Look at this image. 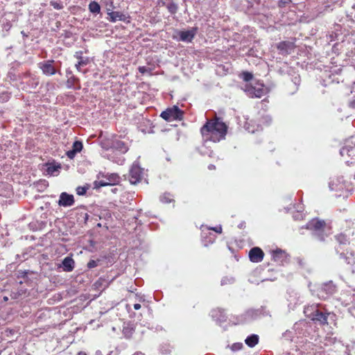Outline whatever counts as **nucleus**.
<instances>
[{"mask_svg": "<svg viewBox=\"0 0 355 355\" xmlns=\"http://www.w3.org/2000/svg\"><path fill=\"white\" fill-rule=\"evenodd\" d=\"M227 126L217 116L211 119H207L200 128V133L203 139L215 143L224 139L227 135Z\"/></svg>", "mask_w": 355, "mask_h": 355, "instance_id": "f257e3e1", "label": "nucleus"}, {"mask_svg": "<svg viewBox=\"0 0 355 355\" xmlns=\"http://www.w3.org/2000/svg\"><path fill=\"white\" fill-rule=\"evenodd\" d=\"M335 239L338 243V245L335 247V250L337 254L340 255V258L343 259L347 264H354V259L353 254L350 252L349 255H347L348 252L347 250L349 241L347 235L341 233L335 236Z\"/></svg>", "mask_w": 355, "mask_h": 355, "instance_id": "f03ea898", "label": "nucleus"}, {"mask_svg": "<svg viewBox=\"0 0 355 355\" xmlns=\"http://www.w3.org/2000/svg\"><path fill=\"white\" fill-rule=\"evenodd\" d=\"M310 290L313 295L320 300H327L336 293L337 286L332 281H329L322 284H315Z\"/></svg>", "mask_w": 355, "mask_h": 355, "instance_id": "7ed1b4c3", "label": "nucleus"}, {"mask_svg": "<svg viewBox=\"0 0 355 355\" xmlns=\"http://www.w3.org/2000/svg\"><path fill=\"white\" fill-rule=\"evenodd\" d=\"M269 312L266 311L265 306H261L259 309H248L245 313L237 317L236 324H243L251 322L261 318V317L267 316Z\"/></svg>", "mask_w": 355, "mask_h": 355, "instance_id": "20e7f679", "label": "nucleus"}, {"mask_svg": "<svg viewBox=\"0 0 355 355\" xmlns=\"http://www.w3.org/2000/svg\"><path fill=\"white\" fill-rule=\"evenodd\" d=\"M325 225L324 220L313 218L306 224V228L311 231V234L315 239L324 241L325 237L327 236V234L324 232Z\"/></svg>", "mask_w": 355, "mask_h": 355, "instance_id": "39448f33", "label": "nucleus"}, {"mask_svg": "<svg viewBox=\"0 0 355 355\" xmlns=\"http://www.w3.org/2000/svg\"><path fill=\"white\" fill-rule=\"evenodd\" d=\"M304 312L315 322H318L320 324L327 323L328 314L322 312L316 306H312L311 308H307Z\"/></svg>", "mask_w": 355, "mask_h": 355, "instance_id": "423d86ee", "label": "nucleus"}, {"mask_svg": "<svg viewBox=\"0 0 355 355\" xmlns=\"http://www.w3.org/2000/svg\"><path fill=\"white\" fill-rule=\"evenodd\" d=\"M184 112L177 105H173L163 111L160 116L166 121H180L182 119Z\"/></svg>", "mask_w": 355, "mask_h": 355, "instance_id": "0eeeda50", "label": "nucleus"}, {"mask_svg": "<svg viewBox=\"0 0 355 355\" xmlns=\"http://www.w3.org/2000/svg\"><path fill=\"white\" fill-rule=\"evenodd\" d=\"M198 30V27H192L191 29L187 31H178V36L173 37V38L180 42L186 43L191 42L196 35Z\"/></svg>", "mask_w": 355, "mask_h": 355, "instance_id": "6e6552de", "label": "nucleus"}, {"mask_svg": "<svg viewBox=\"0 0 355 355\" xmlns=\"http://www.w3.org/2000/svg\"><path fill=\"white\" fill-rule=\"evenodd\" d=\"M143 175V168H141L138 162H135L129 171V180L132 184H136L139 182Z\"/></svg>", "mask_w": 355, "mask_h": 355, "instance_id": "1a4fd4ad", "label": "nucleus"}, {"mask_svg": "<svg viewBox=\"0 0 355 355\" xmlns=\"http://www.w3.org/2000/svg\"><path fill=\"white\" fill-rule=\"evenodd\" d=\"M55 61L53 60H48L41 62L38 64L39 68L42 70L43 74L50 76L55 73L62 75L60 70H56L55 67L53 66Z\"/></svg>", "mask_w": 355, "mask_h": 355, "instance_id": "9d476101", "label": "nucleus"}, {"mask_svg": "<svg viewBox=\"0 0 355 355\" xmlns=\"http://www.w3.org/2000/svg\"><path fill=\"white\" fill-rule=\"evenodd\" d=\"M243 91L250 98H261L265 94L263 86L260 85L252 86L250 84L246 83L244 85Z\"/></svg>", "mask_w": 355, "mask_h": 355, "instance_id": "9b49d317", "label": "nucleus"}, {"mask_svg": "<svg viewBox=\"0 0 355 355\" xmlns=\"http://www.w3.org/2000/svg\"><path fill=\"white\" fill-rule=\"evenodd\" d=\"M107 19L112 23L117 21H123L126 24L130 23L131 17L128 14H124L119 11H111V8H107Z\"/></svg>", "mask_w": 355, "mask_h": 355, "instance_id": "f8f14e48", "label": "nucleus"}, {"mask_svg": "<svg viewBox=\"0 0 355 355\" xmlns=\"http://www.w3.org/2000/svg\"><path fill=\"white\" fill-rule=\"evenodd\" d=\"M340 154L343 157L345 155L355 157V137L352 136L346 140L345 146L340 150Z\"/></svg>", "mask_w": 355, "mask_h": 355, "instance_id": "ddd939ff", "label": "nucleus"}, {"mask_svg": "<svg viewBox=\"0 0 355 355\" xmlns=\"http://www.w3.org/2000/svg\"><path fill=\"white\" fill-rule=\"evenodd\" d=\"M103 157L119 165H122L125 162V158L123 155H121L115 150H113L109 148H106Z\"/></svg>", "mask_w": 355, "mask_h": 355, "instance_id": "4468645a", "label": "nucleus"}, {"mask_svg": "<svg viewBox=\"0 0 355 355\" xmlns=\"http://www.w3.org/2000/svg\"><path fill=\"white\" fill-rule=\"evenodd\" d=\"M109 148L119 152L121 155H124L129 150L128 144L121 141V139L116 138L112 140Z\"/></svg>", "mask_w": 355, "mask_h": 355, "instance_id": "2eb2a0df", "label": "nucleus"}, {"mask_svg": "<svg viewBox=\"0 0 355 355\" xmlns=\"http://www.w3.org/2000/svg\"><path fill=\"white\" fill-rule=\"evenodd\" d=\"M74 202L75 200L73 196L67 192H62L58 201V205L63 207H71L73 205Z\"/></svg>", "mask_w": 355, "mask_h": 355, "instance_id": "dca6fc26", "label": "nucleus"}, {"mask_svg": "<svg viewBox=\"0 0 355 355\" xmlns=\"http://www.w3.org/2000/svg\"><path fill=\"white\" fill-rule=\"evenodd\" d=\"M264 253L259 247H254L249 252L250 260L253 263L261 262L263 259Z\"/></svg>", "mask_w": 355, "mask_h": 355, "instance_id": "f3484780", "label": "nucleus"}, {"mask_svg": "<svg viewBox=\"0 0 355 355\" xmlns=\"http://www.w3.org/2000/svg\"><path fill=\"white\" fill-rule=\"evenodd\" d=\"M210 315L212 319L219 324L227 320V315L224 310L221 309H216L211 310Z\"/></svg>", "mask_w": 355, "mask_h": 355, "instance_id": "a211bd4d", "label": "nucleus"}, {"mask_svg": "<svg viewBox=\"0 0 355 355\" xmlns=\"http://www.w3.org/2000/svg\"><path fill=\"white\" fill-rule=\"evenodd\" d=\"M294 44L288 41H283L277 44V49L282 55H288L294 49Z\"/></svg>", "mask_w": 355, "mask_h": 355, "instance_id": "6ab92c4d", "label": "nucleus"}, {"mask_svg": "<svg viewBox=\"0 0 355 355\" xmlns=\"http://www.w3.org/2000/svg\"><path fill=\"white\" fill-rule=\"evenodd\" d=\"M248 8L251 13L259 14L262 10L263 3L261 0H248Z\"/></svg>", "mask_w": 355, "mask_h": 355, "instance_id": "aec40b11", "label": "nucleus"}, {"mask_svg": "<svg viewBox=\"0 0 355 355\" xmlns=\"http://www.w3.org/2000/svg\"><path fill=\"white\" fill-rule=\"evenodd\" d=\"M66 87L67 89L79 90L81 88L80 79L74 75H71L67 78L66 81Z\"/></svg>", "mask_w": 355, "mask_h": 355, "instance_id": "412c9836", "label": "nucleus"}, {"mask_svg": "<svg viewBox=\"0 0 355 355\" xmlns=\"http://www.w3.org/2000/svg\"><path fill=\"white\" fill-rule=\"evenodd\" d=\"M272 259L279 264H284L287 261V254L281 249H277L272 252Z\"/></svg>", "mask_w": 355, "mask_h": 355, "instance_id": "4be33fe9", "label": "nucleus"}, {"mask_svg": "<svg viewBox=\"0 0 355 355\" xmlns=\"http://www.w3.org/2000/svg\"><path fill=\"white\" fill-rule=\"evenodd\" d=\"M83 51H77L76 52L74 57L77 58L79 61L77 64H76L75 67L78 71H81V66H86L89 63V58L88 57H83Z\"/></svg>", "mask_w": 355, "mask_h": 355, "instance_id": "5701e85b", "label": "nucleus"}, {"mask_svg": "<svg viewBox=\"0 0 355 355\" xmlns=\"http://www.w3.org/2000/svg\"><path fill=\"white\" fill-rule=\"evenodd\" d=\"M75 266V262L71 257H66L62 261L60 268H62L64 272H71L73 270Z\"/></svg>", "mask_w": 355, "mask_h": 355, "instance_id": "b1692460", "label": "nucleus"}, {"mask_svg": "<svg viewBox=\"0 0 355 355\" xmlns=\"http://www.w3.org/2000/svg\"><path fill=\"white\" fill-rule=\"evenodd\" d=\"M102 177L106 179L107 185H114L120 182V177L117 173H103Z\"/></svg>", "mask_w": 355, "mask_h": 355, "instance_id": "393cba45", "label": "nucleus"}, {"mask_svg": "<svg viewBox=\"0 0 355 355\" xmlns=\"http://www.w3.org/2000/svg\"><path fill=\"white\" fill-rule=\"evenodd\" d=\"M161 3L162 6L166 7L168 11L171 15H175L178 10V5L173 0H166V1H162Z\"/></svg>", "mask_w": 355, "mask_h": 355, "instance_id": "a878e982", "label": "nucleus"}, {"mask_svg": "<svg viewBox=\"0 0 355 355\" xmlns=\"http://www.w3.org/2000/svg\"><path fill=\"white\" fill-rule=\"evenodd\" d=\"M216 239V236L210 232L205 233L202 230V241L204 246L207 247L209 244H211L214 242Z\"/></svg>", "mask_w": 355, "mask_h": 355, "instance_id": "bb28decb", "label": "nucleus"}, {"mask_svg": "<svg viewBox=\"0 0 355 355\" xmlns=\"http://www.w3.org/2000/svg\"><path fill=\"white\" fill-rule=\"evenodd\" d=\"M46 169L45 171L48 175H55V173H57L59 171V169L61 168L60 164H55V163H46L45 164Z\"/></svg>", "mask_w": 355, "mask_h": 355, "instance_id": "cd10ccee", "label": "nucleus"}, {"mask_svg": "<svg viewBox=\"0 0 355 355\" xmlns=\"http://www.w3.org/2000/svg\"><path fill=\"white\" fill-rule=\"evenodd\" d=\"M259 337L257 334H251L248 336L245 340V344L250 347H254L259 343Z\"/></svg>", "mask_w": 355, "mask_h": 355, "instance_id": "c85d7f7f", "label": "nucleus"}, {"mask_svg": "<svg viewBox=\"0 0 355 355\" xmlns=\"http://www.w3.org/2000/svg\"><path fill=\"white\" fill-rule=\"evenodd\" d=\"M108 282L103 277H100L94 284V286L98 290H104L108 286Z\"/></svg>", "mask_w": 355, "mask_h": 355, "instance_id": "c756f323", "label": "nucleus"}, {"mask_svg": "<svg viewBox=\"0 0 355 355\" xmlns=\"http://www.w3.org/2000/svg\"><path fill=\"white\" fill-rule=\"evenodd\" d=\"M89 10L93 14H98L101 12L99 3L95 1H91L89 4Z\"/></svg>", "mask_w": 355, "mask_h": 355, "instance_id": "7c9ffc66", "label": "nucleus"}, {"mask_svg": "<svg viewBox=\"0 0 355 355\" xmlns=\"http://www.w3.org/2000/svg\"><path fill=\"white\" fill-rule=\"evenodd\" d=\"M329 187L331 191H340L343 189V185L340 184L338 179L336 181L331 180L329 184Z\"/></svg>", "mask_w": 355, "mask_h": 355, "instance_id": "2f4dec72", "label": "nucleus"}, {"mask_svg": "<svg viewBox=\"0 0 355 355\" xmlns=\"http://www.w3.org/2000/svg\"><path fill=\"white\" fill-rule=\"evenodd\" d=\"M135 329L132 324H128L124 327L123 329V334L124 336L127 338H130L133 334Z\"/></svg>", "mask_w": 355, "mask_h": 355, "instance_id": "473e14b6", "label": "nucleus"}, {"mask_svg": "<svg viewBox=\"0 0 355 355\" xmlns=\"http://www.w3.org/2000/svg\"><path fill=\"white\" fill-rule=\"evenodd\" d=\"M40 80L39 78L34 76H30V79L27 82V85L31 88V89H35L38 85H39Z\"/></svg>", "mask_w": 355, "mask_h": 355, "instance_id": "72a5a7b5", "label": "nucleus"}, {"mask_svg": "<svg viewBox=\"0 0 355 355\" xmlns=\"http://www.w3.org/2000/svg\"><path fill=\"white\" fill-rule=\"evenodd\" d=\"M89 218V214L85 211H82L78 214L77 221L79 223L86 224Z\"/></svg>", "mask_w": 355, "mask_h": 355, "instance_id": "f704fd0d", "label": "nucleus"}, {"mask_svg": "<svg viewBox=\"0 0 355 355\" xmlns=\"http://www.w3.org/2000/svg\"><path fill=\"white\" fill-rule=\"evenodd\" d=\"M83 142L79 140L75 141L72 145V150H73L76 153H80L83 150Z\"/></svg>", "mask_w": 355, "mask_h": 355, "instance_id": "c9c22d12", "label": "nucleus"}, {"mask_svg": "<svg viewBox=\"0 0 355 355\" xmlns=\"http://www.w3.org/2000/svg\"><path fill=\"white\" fill-rule=\"evenodd\" d=\"M160 201L163 203H169L173 201L172 196L169 193H165L160 196Z\"/></svg>", "mask_w": 355, "mask_h": 355, "instance_id": "e433bc0d", "label": "nucleus"}, {"mask_svg": "<svg viewBox=\"0 0 355 355\" xmlns=\"http://www.w3.org/2000/svg\"><path fill=\"white\" fill-rule=\"evenodd\" d=\"M101 260L99 259H97L96 260L91 259L87 263V266L88 268L92 269V268H94L99 266L101 264Z\"/></svg>", "mask_w": 355, "mask_h": 355, "instance_id": "4c0bfd02", "label": "nucleus"}, {"mask_svg": "<svg viewBox=\"0 0 355 355\" xmlns=\"http://www.w3.org/2000/svg\"><path fill=\"white\" fill-rule=\"evenodd\" d=\"M302 212V207L301 206L298 205L297 207L296 213L294 214L293 216V219L295 220H302L303 218Z\"/></svg>", "mask_w": 355, "mask_h": 355, "instance_id": "58836bf2", "label": "nucleus"}, {"mask_svg": "<svg viewBox=\"0 0 355 355\" xmlns=\"http://www.w3.org/2000/svg\"><path fill=\"white\" fill-rule=\"evenodd\" d=\"M291 81L293 83V85L295 86V91L297 90L298 87H299V85H300V83H301V78H300V75H298V74L293 75L292 76V78H291Z\"/></svg>", "mask_w": 355, "mask_h": 355, "instance_id": "ea45409f", "label": "nucleus"}, {"mask_svg": "<svg viewBox=\"0 0 355 355\" xmlns=\"http://www.w3.org/2000/svg\"><path fill=\"white\" fill-rule=\"evenodd\" d=\"M3 30L5 31H9V30L12 27V24L10 21L8 19H4L2 20V25H1Z\"/></svg>", "mask_w": 355, "mask_h": 355, "instance_id": "a19ab883", "label": "nucleus"}, {"mask_svg": "<svg viewBox=\"0 0 355 355\" xmlns=\"http://www.w3.org/2000/svg\"><path fill=\"white\" fill-rule=\"evenodd\" d=\"M234 282V277H224L220 282L221 286L227 285V284H232Z\"/></svg>", "mask_w": 355, "mask_h": 355, "instance_id": "79ce46f5", "label": "nucleus"}, {"mask_svg": "<svg viewBox=\"0 0 355 355\" xmlns=\"http://www.w3.org/2000/svg\"><path fill=\"white\" fill-rule=\"evenodd\" d=\"M241 76H242V78L243 79V80H245V82H248V81L251 80L253 78L252 74L248 71L243 72L241 74Z\"/></svg>", "mask_w": 355, "mask_h": 355, "instance_id": "37998d69", "label": "nucleus"}, {"mask_svg": "<svg viewBox=\"0 0 355 355\" xmlns=\"http://www.w3.org/2000/svg\"><path fill=\"white\" fill-rule=\"evenodd\" d=\"M88 188L86 187L79 186L76 188V193L79 196H83L86 193Z\"/></svg>", "mask_w": 355, "mask_h": 355, "instance_id": "c03bdc74", "label": "nucleus"}, {"mask_svg": "<svg viewBox=\"0 0 355 355\" xmlns=\"http://www.w3.org/2000/svg\"><path fill=\"white\" fill-rule=\"evenodd\" d=\"M243 346V345L241 343H235L233 345H232V346L230 347V349L233 352H237V351H239L240 349H241Z\"/></svg>", "mask_w": 355, "mask_h": 355, "instance_id": "a18cd8bd", "label": "nucleus"}, {"mask_svg": "<svg viewBox=\"0 0 355 355\" xmlns=\"http://www.w3.org/2000/svg\"><path fill=\"white\" fill-rule=\"evenodd\" d=\"M138 71L142 74L146 73H151V69L146 66H139L138 67Z\"/></svg>", "mask_w": 355, "mask_h": 355, "instance_id": "49530a36", "label": "nucleus"}, {"mask_svg": "<svg viewBox=\"0 0 355 355\" xmlns=\"http://www.w3.org/2000/svg\"><path fill=\"white\" fill-rule=\"evenodd\" d=\"M293 332L291 331H286L283 334L282 336L286 340H293Z\"/></svg>", "mask_w": 355, "mask_h": 355, "instance_id": "de8ad7c7", "label": "nucleus"}, {"mask_svg": "<svg viewBox=\"0 0 355 355\" xmlns=\"http://www.w3.org/2000/svg\"><path fill=\"white\" fill-rule=\"evenodd\" d=\"M50 4H51V6L53 7V8H55L56 10H61V9L63 8V5L60 2L51 1Z\"/></svg>", "mask_w": 355, "mask_h": 355, "instance_id": "09e8293b", "label": "nucleus"}, {"mask_svg": "<svg viewBox=\"0 0 355 355\" xmlns=\"http://www.w3.org/2000/svg\"><path fill=\"white\" fill-rule=\"evenodd\" d=\"M10 98L9 94L8 93L3 92L0 94V103H6Z\"/></svg>", "mask_w": 355, "mask_h": 355, "instance_id": "8fccbe9b", "label": "nucleus"}, {"mask_svg": "<svg viewBox=\"0 0 355 355\" xmlns=\"http://www.w3.org/2000/svg\"><path fill=\"white\" fill-rule=\"evenodd\" d=\"M107 184L106 181H105V180H100V181L94 182V188H96V189H98L102 187L107 186Z\"/></svg>", "mask_w": 355, "mask_h": 355, "instance_id": "3c124183", "label": "nucleus"}, {"mask_svg": "<svg viewBox=\"0 0 355 355\" xmlns=\"http://www.w3.org/2000/svg\"><path fill=\"white\" fill-rule=\"evenodd\" d=\"M291 3V0H279L278 1V6L279 8H284L286 6Z\"/></svg>", "mask_w": 355, "mask_h": 355, "instance_id": "603ef678", "label": "nucleus"}, {"mask_svg": "<svg viewBox=\"0 0 355 355\" xmlns=\"http://www.w3.org/2000/svg\"><path fill=\"white\" fill-rule=\"evenodd\" d=\"M76 154L77 153L72 149L68 150L66 153V155L67 156V157L71 159H73L75 157V156L76 155Z\"/></svg>", "mask_w": 355, "mask_h": 355, "instance_id": "864d4df0", "label": "nucleus"}, {"mask_svg": "<svg viewBox=\"0 0 355 355\" xmlns=\"http://www.w3.org/2000/svg\"><path fill=\"white\" fill-rule=\"evenodd\" d=\"M208 230H214L215 232L220 234L222 233V226H216V227H207Z\"/></svg>", "mask_w": 355, "mask_h": 355, "instance_id": "5fc2aeb1", "label": "nucleus"}, {"mask_svg": "<svg viewBox=\"0 0 355 355\" xmlns=\"http://www.w3.org/2000/svg\"><path fill=\"white\" fill-rule=\"evenodd\" d=\"M106 6L107 8H111V11L115 8L112 0H106Z\"/></svg>", "mask_w": 355, "mask_h": 355, "instance_id": "6e6d98bb", "label": "nucleus"}, {"mask_svg": "<svg viewBox=\"0 0 355 355\" xmlns=\"http://www.w3.org/2000/svg\"><path fill=\"white\" fill-rule=\"evenodd\" d=\"M28 272L26 270H19L17 277L25 278L27 277Z\"/></svg>", "mask_w": 355, "mask_h": 355, "instance_id": "4d7b16f0", "label": "nucleus"}, {"mask_svg": "<svg viewBox=\"0 0 355 355\" xmlns=\"http://www.w3.org/2000/svg\"><path fill=\"white\" fill-rule=\"evenodd\" d=\"M262 119L263 123H266L267 125H269L272 121V118L268 115L263 116Z\"/></svg>", "mask_w": 355, "mask_h": 355, "instance_id": "13d9d810", "label": "nucleus"}, {"mask_svg": "<svg viewBox=\"0 0 355 355\" xmlns=\"http://www.w3.org/2000/svg\"><path fill=\"white\" fill-rule=\"evenodd\" d=\"M71 75H73V73H72V71L70 69H67L66 70V77L67 78H69L70 77Z\"/></svg>", "mask_w": 355, "mask_h": 355, "instance_id": "bf43d9fd", "label": "nucleus"}, {"mask_svg": "<svg viewBox=\"0 0 355 355\" xmlns=\"http://www.w3.org/2000/svg\"><path fill=\"white\" fill-rule=\"evenodd\" d=\"M140 308H141V304H140L137 303V304H134V309L135 310H139V309H140Z\"/></svg>", "mask_w": 355, "mask_h": 355, "instance_id": "052dcab7", "label": "nucleus"}, {"mask_svg": "<svg viewBox=\"0 0 355 355\" xmlns=\"http://www.w3.org/2000/svg\"><path fill=\"white\" fill-rule=\"evenodd\" d=\"M215 168H216V167H215V166H214V164H209V165L208 166V169H209V170H214V169H215Z\"/></svg>", "mask_w": 355, "mask_h": 355, "instance_id": "680f3d73", "label": "nucleus"}, {"mask_svg": "<svg viewBox=\"0 0 355 355\" xmlns=\"http://www.w3.org/2000/svg\"><path fill=\"white\" fill-rule=\"evenodd\" d=\"M246 130L249 132H252V133H254L255 132V130L254 129H250V127H246Z\"/></svg>", "mask_w": 355, "mask_h": 355, "instance_id": "e2e57ef3", "label": "nucleus"}, {"mask_svg": "<svg viewBox=\"0 0 355 355\" xmlns=\"http://www.w3.org/2000/svg\"><path fill=\"white\" fill-rule=\"evenodd\" d=\"M42 185L44 186V187H47V185H48V184H47V182H46V180H43V181H42Z\"/></svg>", "mask_w": 355, "mask_h": 355, "instance_id": "0e129e2a", "label": "nucleus"}, {"mask_svg": "<svg viewBox=\"0 0 355 355\" xmlns=\"http://www.w3.org/2000/svg\"><path fill=\"white\" fill-rule=\"evenodd\" d=\"M77 355H87L85 352L80 351L79 352Z\"/></svg>", "mask_w": 355, "mask_h": 355, "instance_id": "69168bd1", "label": "nucleus"}, {"mask_svg": "<svg viewBox=\"0 0 355 355\" xmlns=\"http://www.w3.org/2000/svg\"><path fill=\"white\" fill-rule=\"evenodd\" d=\"M282 355H294L290 352H284Z\"/></svg>", "mask_w": 355, "mask_h": 355, "instance_id": "338daca9", "label": "nucleus"}, {"mask_svg": "<svg viewBox=\"0 0 355 355\" xmlns=\"http://www.w3.org/2000/svg\"><path fill=\"white\" fill-rule=\"evenodd\" d=\"M95 355H103V354H102L101 351L98 350V351L96 352Z\"/></svg>", "mask_w": 355, "mask_h": 355, "instance_id": "774afa93", "label": "nucleus"}]
</instances>
